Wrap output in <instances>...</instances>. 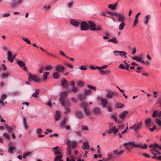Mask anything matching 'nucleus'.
Listing matches in <instances>:
<instances>
[{
    "label": "nucleus",
    "mask_w": 161,
    "mask_h": 161,
    "mask_svg": "<svg viewBox=\"0 0 161 161\" xmlns=\"http://www.w3.org/2000/svg\"><path fill=\"white\" fill-rule=\"evenodd\" d=\"M63 157L62 155H58L56 156L54 159V161H58L60 160Z\"/></svg>",
    "instance_id": "36"
},
{
    "label": "nucleus",
    "mask_w": 161,
    "mask_h": 161,
    "mask_svg": "<svg viewBox=\"0 0 161 161\" xmlns=\"http://www.w3.org/2000/svg\"><path fill=\"white\" fill-rule=\"evenodd\" d=\"M70 22L73 25L75 26H78L79 24V22L73 19H71L70 20Z\"/></svg>",
    "instance_id": "20"
},
{
    "label": "nucleus",
    "mask_w": 161,
    "mask_h": 161,
    "mask_svg": "<svg viewBox=\"0 0 161 161\" xmlns=\"http://www.w3.org/2000/svg\"><path fill=\"white\" fill-rule=\"evenodd\" d=\"M35 92L32 95V96L35 98L38 97V95L39 94L40 90L38 89H36L35 90Z\"/></svg>",
    "instance_id": "21"
},
{
    "label": "nucleus",
    "mask_w": 161,
    "mask_h": 161,
    "mask_svg": "<svg viewBox=\"0 0 161 161\" xmlns=\"http://www.w3.org/2000/svg\"><path fill=\"white\" fill-rule=\"evenodd\" d=\"M9 75V73L8 72L2 73L1 75V77L2 78H7Z\"/></svg>",
    "instance_id": "32"
},
{
    "label": "nucleus",
    "mask_w": 161,
    "mask_h": 161,
    "mask_svg": "<svg viewBox=\"0 0 161 161\" xmlns=\"http://www.w3.org/2000/svg\"><path fill=\"white\" fill-rule=\"evenodd\" d=\"M23 120L24 127L25 130H27L28 129L29 127L28 125H27L26 118L25 117H23Z\"/></svg>",
    "instance_id": "16"
},
{
    "label": "nucleus",
    "mask_w": 161,
    "mask_h": 161,
    "mask_svg": "<svg viewBox=\"0 0 161 161\" xmlns=\"http://www.w3.org/2000/svg\"><path fill=\"white\" fill-rule=\"evenodd\" d=\"M65 65L66 66L70 68H72L73 67L72 64L70 63H65Z\"/></svg>",
    "instance_id": "58"
},
{
    "label": "nucleus",
    "mask_w": 161,
    "mask_h": 161,
    "mask_svg": "<svg viewBox=\"0 0 161 161\" xmlns=\"http://www.w3.org/2000/svg\"><path fill=\"white\" fill-rule=\"evenodd\" d=\"M118 123L119 124L118 127L121 130L123 129L124 127L125 124L121 121L119 120H118Z\"/></svg>",
    "instance_id": "18"
},
{
    "label": "nucleus",
    "mask_w": 161,
    "mask_h": 161,
    "mask_svg": "<svg viewBox=\"0 0 161 161\" xmlns=\"http://www.w3.org/2000/svg\"><path fill=\"white\" fill-rule=\"evenodd\" d=\"M151 119L150 118H147L145 121V124L148 125L150 124Z\"/></svg>",
    "instance_id": "54"
},
{
    "label": "nucleus",
    "mask_w": 161,
    "mask_h": 161,
    "mask_svg": "<svg viewBox=\"0 0 161 161\" xmlns=\"http://www.w3.org/2000/svg\"><path fill=\"white\" fill-rule=\"evenodd\" d=\"M151 17V16L150 15H146L145 17V20L144 21V24H147L148 23V21Z\"/></svg>",
    "instance_id": "38"
},
{
    "label": "nucleus",
    "mask_w": 161,
    "mask_h": 161,
    "mask_svg": "<svg viewBox=\"0 0 161 161\" xmlns=\"http://www.w3.org/2000/svg\"><path fill=\"white\" fill-rule=\"evenodd\" d=\"M61 97L59 98V101L61 103L62 106H70V103L69 101L66 99H64L67 97V91H62L60 94Z\"/></svg>",
    "instance_id": "1"
},
{
    "label": "nucleus",
    "mask_w": 161,
    "mask_h": 161,
    "mask_svg": "<svg viewBox=\"0 0 161 161\" xmlns=\"http://www.w3.org/2000/svg\"><path fill=\"white\" fill-rule=\"evenodd\" d=\"M92 112H94L95 114H100V110L98 108H94L92 110Z\"/></svg>",
    "instance_id": "27"
},
{
    "label": "nucleus",
    "mask_w": 161,
    "mask_h": 161,
    "mask_svg": "<svg viewBox=\"0 0 161 161\" xmlns=\"http://www.w3.org/2000/svg\"><path fill=\"white\" fill-rule=\"evenodd\" d=\"M13 3L10 4V6L13 8H14L19 5L22 4L23 0H12Z\"/></svg>",
    "instance_id": "6"
},
{
    "label": "nucleus",
    "mask_w": 161,
    "mask_h": 161,
    "mask_svg": "<svg viewBox=\"0 0 161 161\" xmlns=\"http://www.w3.org/2000/svg\"><path fill=\"white\" fill-rule=\"evenodd\" d=\"M115 128V126H113V127H111L109 129V130L108 132V133L110 134L111 133H114V130Z\"/></svg>",
    "instance_id": "46"
},
{
    "label": "nucleus",
    "mask_w": 161,
    "mask_h": 161,
    "mask_svg": "<svg viewBox=\"0 0 161 161\" xmlns=\"http://www.w3.org/2000/svg\"><path fill=\"white\" fill-rule=\"evenodd\" d=\"M119 55H120L122 57H123L124 56L125 58H127L126 55L127 54V53L125 52L124 51H119Z\"/></svg>",
    "instance_id": "30"
},
{
    "label": "nucleus",
    "mask_w": 161,
    "mask_h": 161,
    "mask_svg": "<svg viewBox=\"0 0 161 161\" xmlns=\"http://www.w3.org/2000/svg\"><path fill=\"white\" fill-rule=\"evenodd\" d=\"M65 110L64 112V114H67L69 113H70L71 112V110L70 109V108H69V107L70 106H65Z\"/></svg>",
    "instance_id": "33"
},
{
    "label": "nucleus",
    "mask_w": 161,
    "mask_h": 161,
    "mask_svg": "<svg viewBox=\"0 0 161 161\" xmlns=\"http://www.w3.org/2000/svg\"><path fill=\"white\" fill-rule=\"evenodd\" d=\"M9 149L8 150V152L11 154H13L14 153V151L15 150V147L13 143L10 142L8 143Z\"/></svg>",
    "instance_id": "9"
},
{
    "label": "nucleus",
    "mask_w": 161,
    "mask_h": 161,
    "mask_svg": "<svg viewBox=\"0 0 161 161\" xmlns=\"http://www.w3.org/2000/svg\"><path fill=\"white\" fill-rule=\"evenodd\" d=\"M3 136H4L5 138L8 139L10 138V136L8 134L4 133L3 134Z\"/></svg>",
    "instance_id": "61"
},
{
    "label": "nucleus",
    "mask_w": 161,
    "mask_h": 161,
    "mask_svg": "<svg viewBox=\"0 0 161 161\" xmlns=\"http://www.w3.org/2000/svg\"><path fill=\"white\" fill-rule=\"evenodd\" d=\"M125 26V24L124 22L123 21L121 22V23L120 24L119 27V29L120 30H123V29L124 28Z\"/></svg>",
    "instance_id": "37"
},
{
    "label": "nucleus",
    "mask_w": 161,
    "mask_h": 161,
    "mask_svg": "<svg viewBox=\"0 0 161 161\" xmlns=\"http://www.w3.org/2000/svg\"><path fill=\"white\" fill-rule=\"evenodd\" d=\"M92 93V91L88 89H86L85 90L84 92V94L86 95H87L90 94H91Z\"/></svg>",
    "instance_id": "40"
},
{
    "label": "nucleus",
    "mask_w": 161,
    "mask_h": 161,
    "mask_svg": "<svg viewBox=\"0 0 161 161\" xmlns=\"http://www.w3.org/2000/svg\"><path fill=\"white\" fill-rule=\"evenodd\" d=\"M76 144H77V142L75 141H73L72 143V147L73 148H75V146L76 145Z\"/></svg>",
    "instance_id": "59"
},
{
    "label": "nucleus",
    "mask_w": 161,
    "mask_h": 161,
    "mask_svg": "<svg viewBox=\"0 0 161 161\" xmlns=\"http://www.w3.org/2000/svg\"><path fill=\"white\" fill-rule=\"evenodd\" d=\"M101 105L103 107H105L107 104V100L105 99L102 98L100 100Z\"/></svg>",
    "instance_id": "17"
},
{
    "label": "nucleus",
    "mask_w": 161,
    "mask_h": 161,
    "mask_svg": "<svg viewBox=\"0 0 161 161\" xmlns=\"http://www.w3.org/2000/svg\"><path fill=\"white\" fill-rule=\"evenodd\" d=\"M141 57H139L135 56L134 57H132V59L134 60H136L138 62H140V59Z\"/></svg>",
    "instance_id": "55"
},
{
    "label": "nucleus",
    "mask_w": 161,
    "mask_h": 161,
    "mask_svg": "<svg viewBox=\"0 0 161 161\" xmlns=\"http://www.w3.org/2000/svg\"><path fill=\"white\" fill-rule=\"evenodd\" d=\"M78 96L80 101H81L82 100L86 98L85 95L82 94H78Z\"/></svg>",
    "instance_id": "25"
},
{
    "label": "nucleus",
    "mask_w": 161,
    "mask_h": 161,
    "mask_svg": "<svg viewBox=\"0 0 161 161\" xmlns=\"http://www.w3.org/2000/svg\"><path fill=\"white\" fill-rule=\"evenodd\" d=\"M124 151L123 150H121L117 153L116 156H119L122 155L124 153Z\"/></svg>",
    "instance_id": "57"
},
{
    "label": "nucleus",
    "mask_w": 161,
    "mask_h": 161,
    "mask_svg": "<svg viewBox=\"0 0 161 161\" xmlns=\"http://www.w3.org/2000/svg\"><path fill=\"white\" fill-rule=\"evenodd\" d=\"M7 97V95L5 94L1 95L0 97V105L1 106L5 107L7 104V101H4L5 100Z\"/></svg>",
    "instance_id": "4"
},
{
    "label": "nucleus",
    "mask_w": 161,
    "mask_h": 161,
    "mask_svg": "<svg viewBox=\"0 0 161 161\" xmlns=\"http://www.w3.org/2000/svg\"><path fill=\"white\" fill-rule=\"evenodd\" d=\"M84 85V83L82 81H79L77 82V85L78 86L83 87Z\"/></svg>",
    "instance_id": "43"
},
{
    "label": "nucleus",
    "mask_w": 161,
    "mask_h": 161,
    "mask_svg": "<svg viewBox=\"0 0 161 161\" xmlns=\"http://www.w3.org/2000/svg\"><path fill=\"white\" fill-rule=\"evenodd\" d=\"M78 88L75 87V86L74 87H72L71 89V92H73L75 93L77 92H78Z\"/></svg>",
    "instance_id": "41"
},
{
    "label": "nucleus",
    "mask_w": 161,
    "mask_h": 161,
    "mask_svg": "<svg viewBox=\"0 0 161 161\" xmlns=\"http://www.w3.org/2000/svg\"><path fill=\"white\" fill-rule=\"evenodd\" d=\"M55 69L56 71L58 72H61L62 71L64 70L65 69V68L64 67L59 65L55 66Z\"/></svg>",
    "instance_id": "15"
},
{
    "label": "nucleus",
    "mask_w": 161,
    "mask_h": 161,
    "mask_svg": "<svg viewBox=\"0 0 161 161\" xmlns=\"http://www.w3.org/2000/svg\"><path fill=\"white\" fill-rule=\"evenodd\" d=\"M87 86L90 89L93 90L95 91H96V88L94 86H92L90 85H87Z\"/></svg>",
    "instance_id": "47"
},
{
    "label": "nucleus",
    "mask_w": 161,
    "mask_h": 161,
    "mask_svg": "<svg viewBox=\"0 0 161 161\" xmlns=\"http://www.w3.org/2000/svg\"><path fill=\"white\" fill-rule=\"evenodd\" d=\"M53 76L54 79H58L60 77L59 74L57 72H54L53 74Z\"/></svg>",
    "instance_id": "31"
},
{
    "label": "nucleus",
    "mask_w": 161,
    "mask_h": 161,
    "mask_svg": "<svg viewBox=\"0 0 161 161\" xmlns=\"http://www.w3.org/2000/svg\"><path fill=\"white\" fill-rule=\"evenodd\" d=\"M16 62L21 67L24 66L25 65V63L21 60H17Z\"/></svg>",
    "instance_id": "23"
},
{
    "label": "nucleus",
    "mask_w": 161,
    "mask_h": 161,
    "mask_svg": "<svg viewBox=\"0 0 161 161\" xmlns=\"http://www.w3.org/2000/svg\"><path fill=\"white\" fill-rule=\"evenodd\" d=\"M135 142L134 141L129 142H128L125 143L123 144L124 146H126L128 145H130L131 146H133V144H135Z\"/></svg>",
    "instance_id": "29"
},
{
    "label": "nucleus",
    "mask_w": 161,
    "mask_h": 161,
    "mask_svg": "<svg viewBox=\"0 0 161 161\" xmlns=\"http://www.w3.org/2000/svg\"><path fill=\"white\" fill-rule=\"evenodd\" d=\"M61 85L63 87L66 88L68 87V84L65 78H62L61 80Z\"/></svg>",
    "instance_id": "12"
},
{
    "label": "nucleus",
    "mask_w": 161,
    "mask_h": 161,
    "mask_svg": "<svg viewBox=\"0 0 161 161\" xmlns=\"http://www.w3.org/2000/svg\"><path fill=\"white\" fill-rule=\"evenodd\" d=\"M81 127H82L81 130H88L89 129L88 127L85 125H81Z\"/></svg>",
    "instance_id": "56"
},
{
    "label": "nucleus",
    "mask_w": 161,
    "mask_h": 161,
    "mask_svg": "<svg viewBox=\"0 0 161 161\" xmlns=\"http://www.w3.org/2000/svg\"><path fill=\"white\" fill-rule=\"evenodd\" d=\"M79 106L81 108L83 109L85 114L87 116L90 115L91 114L89 110L87 108V104L86 102H81L79 104Z\"/></svg>",
    "instance_id": "2"
},
{
    "label": "nucleus",
    "mask_w": 161,
    "mask_h": 161,
    "mask_svg": "<svg viewBox=\"0 0 161 161\" xmlns=\"http://www.w3.org/2000/svg\"><path fill=\"white\" fill-rule=\"evenodd\" d=\"M113 158L112 156H109L108 158L106 159H103V160L104 161H109L111 159H112Z\"/></svg>",
    "instance_id": "62"
},
{
    "label": "nucleus",
    "mask_w": 161,
    "mask_h": 161,
    "mask_svg": "<svg viewBox=\"0 0 161 161\" xmlns=\"http://www.w3.org/2000/svg\"><path fill=\"white\" fill-rule=\"evenodd\" d=\"M75 114L76 116L80 119H82L84 117V115L83 113L80 111H77Z\"/></svg>",
    "instance_id": "13"
},
{
    "label": "nucleus",
    "mask_w": 161,
    "mask_h": 161,
    "mask_svg": "<svg viewBox=\"0 0 161 161\" xmlns=\"http://www.w3.org/2000/svg\"><path fill=\"white\" fill-rule=\"evenodd\" d=\"M142 123L140 122L136 125L135 124L132 126L130 127V129H133L135 132H137L138 130L141 129L142 127Z\"/></svg>",
    "instance_id": "7"
},
{
    "label": "nucleus",
    "mask_w": 161,
    "mask_h": 161,
    "mask_svg": "<svg viewBox=\"0 0 161 161\" xmlns=\"http://www.w3.org/2000/svg\"><path fill=\"white\" fill-rule=\"evenodd\" d=\"M15 57L14 55H13V56L9 58H7L8 60L10 62L12 63L13 61V59L15 58Z\"/></svg>",
    "instance_id": "42"
},
{
    "label": "nucleus",
    "mask_w": 161,
    "mask_h": 161,
    "mask_svg": "<svg viewBox=\"0 0 161 161\" xmlns=\"http://www.w3.org/2000/svg\"><path fill=\"white\" fill-rule=\"evenodd\" d=\"M133 146L135 147H136L138 148L139 147L141 149H146L147 148V145L144 144L143 145H141L140 144H133Z\"/></svg>",
    "instance_id": "11"
},
{
    "label": "nucleus",
    "mask_w": 161,
    "mask_h": 161,
    "mask_svg": "<svg viewBox=\"0 0 161 161\" xmlns=\"http://www.w3.org/2000/svg\"><path fill=\"white\" fill-rule=\"evenodd\" d=\"M53 67L50 65H47L44 68V69L47 70H50L52 69Z\"/></svg>",
    "instance_id": "49"
},
{
    "label": "nucleus",
    "mask_w": 161,
    "mask_h": 161,
    "mask_svg": "<svg viewBox=\"0 0 161 161\" xmlns=\"http://www.w3.org/2000/svg\"><path fill=\"white\" fill-rule=\"evenodd\" d=\"M40 80V79L37 76L29 74V75L28 80L33 81L34 82H39Z\"/></svg>",
    "instance_id": "5"
},
{
    "label": "nucleus",
    "mask_w": 161,
    "mask_h": 161,
    "mask_svg": "<svg viewBox=\"0 0 161 161\" xmlns=\"http://www.w3.org/2000/svg\"><path fill=\"white\" fill-rule=\"evenodd\" d=\"M125 17L123 15L120 14L118 17V21L119 22L123 21L125 19Z\"/></svg>",
    "instance_id": "34"
},
{
    "label": "nucleus",
    "mask_w": 161,
    "mask_h": 161,
    "mask_svg": "<svg viewBox=\"0 0 161 161\" xmlns=\"http://www.w3.org/2000/svg\"><path fill=\"white\" fill-rule=\"evenodd\" d=\"M89 26H90V30L92 31H101V28L100 26H97L95 24L93 21H88Z\"/></svg>",
    "instance_id": "3"
},
{
    "label": "nucleus",
    "mask_w": 161,
    "mask_h": 161,
    "mask_svg": "<svg viewBox=\"0 0 161 161\" xmlns=\"http://www.w3.org/2000/svg\"><path fill=\"white\" fill-rule=\"evenodd\" d=\"M108 92L109 93H107L106 94V97L108 98L111 99L112 98V95H116L118 94L115 91H111L108 90Z\"/></svg>",
    "instance_id": "10"
},
{
    "label": "nucleus",
    "mask_w": 161,
    "mask_h": 161,
    "mask_svg": "<svg viewBox=\"0 0 161 161\" xmlns=\"http://www.w3.org/2000/svg\"><path fill=\"white\" fill-rule=\"evenodd\" d=\"M159 146L158 144L156 143H155L154 144L150 145L149 147L150 148H153L154 149H155L156 148H158Z\"/></svg>",
    "instance_id": "28"
},
{
    "label": "nucleus",
    "mask_w": 161,
    "mask_h": 161,
    "mask_svg": "<svg viewBox=\"0 0 161 161\" xmlns=\"http://www.w3.org/2000/svg\"><path fill=\"white\" fill-rule=\"evenodd\" d=\"M119 51H114L113 52V53L115 56H118L119 55Z\"/></svg>",
    "instance_id": "63"
},
{
    "label": "nucleus",
    "mask_w": 161,
    "mask_h": 161,
    "mask_svg": "<svg viewBox=\"0 0 161 161\" xmlns=\"http://www.w3.org/2000/svg\"><path fill=\"white\" fill-rule=\"evenodd\" d=\"M152 116L153 118H155L157 116L159 117L158 111L157 110L155 111L152 114Z\"/></svg>",
    "instance_id": "35"
},
{
    "label": "nucleus",
    "mask_w": 161,
    "mask_h": 161,
    "mask_svg": "<svg viewBox=\"0 0 161 161\" xmlns=\"http://www.w3.org/2000/svg\"><path fill=\"white\" fill-rule=\"evenodd\" d=\"M111 119L115 120L116 122H117L118 120H117V118L115 115H112L111 116Z\"/></svg>",
    "instance_id": "50"
},
{
    "label": "nucleus",
    "mask_w": 161,
    "mask_h": 161,
    "mask_svg": "<svg viewBox=\"0 0 161 161\" xmlns=\"http://www.w3.org/2000/svg\"><path fill=\"white\" fill-rule=\"evenodd\" d=\"M31 153V152H26L25 153H24L23 154V157L24 158H25L27 156L30 155V154Z\"/></svg>",
    "instance_id": "51"
},
{
    "label": "nucleus",
    "mask_w": 161,
    "mask_h": 161,
    "mask_svg": "<svg viewBox=\"0 0 161 161\" xmlns=\"http://www.w3.org/2000/svg\"><path fill=\"white\" fill-rule=\"evenodd\" d=\"M123 106V105L119 102H117L115 104V108H121Z\"/></svg>",
    "instance_id": "39"
},
{
    "label": "nucleus",
    "mask_w": 161,
    "mask_h": 161,
    "mask_svg": "<svg viewBox=\"0 0 161 161\" xmlns=\"http://www.w3.org/2000/svg\"><path fill=\"white\" fill-rule=\"evenodd\" d=\"M22 39L24 41H25L27 44H31L30 40L28 38L24 37Z\"/></svg>",
    "instance_id": "48"
},
{
    "label": "nucleus",
    "mask_w": 161,
    "mask_h": 161,
    "mask_svg": "<svg viewBox=\"0 0 161 161\" xmlns=\"http://www.w3.org/2000/svg\"><path fill=\"white\" fill-rule=\"evenodd\" d=\"M60 113L59 111H57L56 112V114L55 115V121H56L60 118Z\"/></svg>",
    "instance_id": "24"
},
{
    "label": "nucleus",
    "mask_w": 161,
    "mask_h": 161,
    "mask_svg": "<svg viewBox=\"0 0 161 161\" xmlns=\"http://www.w3.org/2000/svg\"><path fill=\"white\" fill-rule=\"evenodd\" d=\"M128 113V112L125 110L123 111L119 115V117L120 118L124 119L126 117L127 114Z\"/></svg>",
    "instance_id": "14"
},
{
    "label": "nucleus",
    "mask_w": 161,
    "mask_h": 161,
    "mask_svg": "<svg viewBox=\"0 0 161 161\" xmlns=\"http://www.w3.org/2000/svg\"><path fill=\"white\" fill-rule=\"evenodd\" d=\"M53 152H54V154L56 155L61 153V152L60 151L57 150H55Z\"/></svg>",
    "instance_id": "60"
},
{
    "label": "nucleus",
    "mask_w": 161,
    "mask_h": 161,
    "mask_svg": "<svg viewBox=\"0 0 161 161\" xmlns=\"http://www.w3.org/2000/svg\"><path fill=\"white\" fill-rule=\"evenodd\" d=\"M89 147V145L87 141H85L83 142V146L82 147L83 150L87 149Z\"/></svg>",
    "instance_id": "19"
},
{
    "label": "nucleus",
    "mask_w": 161,
    "mask_h": 161,
    "mask_svg": "<svg viewBox=\"0 0 161 161\" xmlns=\"http://www.w3.org/2000/svg\"><path fill=\"white\" fill-rule=\"evenodd\" d=\"M80 28L82 31H86L89 29V27L88 24L86 21H83L80 23Z\"/></svg>",
    "instance_id": "8"
},
{
    "label": "nucleus",
    "mask_w": 161,
    "mask_h": 161,
    "mask_svg": "<svg viewBox=\"0 0 161 161\" xmlns=\"http://www.w3.org/2000/svg\"><path fill=\"white\" fill-rule=\"evenodd\" d=\"M111 42L113 43L117 44L118 42V41L115 37L112 39Z\"/></svg>",
    "instance_id": "45"
},
{
    "label": "nucleus",
    "mask_w": 161,
    "mask_h": 161,
    "mask_svg": "<svg viewBox=\"0 0 161 161\" xmlns=\"http://www.w3.org/2000/svg\"><path fill=\"white\" fill-rule=\"evenodd\" d=\"M79 69L80 70H85L87 69V68L85 65H83L80 66Z\"/></svg>",
    "instance_id": "53"
},
{
    "label": "nucleus",
    "mask_w": 161,
    "mask_h": 161,
    "mask_svg": "<svg viewBox=\"0 0 161 161\" xmlns=\"http://www.w3.org/2000/svg\"><path fill=\"white\" fill-rule=\"evenodd\" d=\"M66 119L65 118H64L61 121L60 123V126H61V128H63V126L65 125L66 123Z\"/></svg>",
    "instance_id": "26"
},
{
    "label": "nucleus",
    "mask_w": 161,
    "mask_h": 161,
    "mask_svg": "<svg viewBox=\"0 0 161 161\" xmlns=\"http://www.w3.org/2000/svg\"><path fill=\"white\" fill-rule=\"evenodd\" d=\"M2 68L3 70L5 71L7 69V68L4 64H3L2 66Z\"/></svg>",
    "instance_id": "64"
},
{
    "label": "nucleus",
    "mask_w": 161,
    "mask_h": 161,
    "mask_svg": "<svg viewBox=\"0 0 161 161\" xmlns=\"http://www.w3.org/2000/svg\"><path fill=\"white\" fill-rule=\"evenodd\" d=\"M118 2H117L116 3H115L114 4H109L108 5V7L109 8H110L111 9L113 10H114L116 9V6L117 5Z\"/></svg>",
    "instance_id": "22"
},
{
    "label": "nucleus",
    "mask_w": 161,
    "mask_h": 161,
    "mask_svg": "<svg viewBox=\"0 0 161 161\" xmlns=\"http://www.w3.org/2000/svg\"><path fill=\"white\" fill-rule=\"evenodd\" d=\"M155 122L157 123L159 125L161 126V120L159 118H156Z\"/></svg>",
    "instance_id": "52"
},
{
    "label": "nucleus",
    "mask_w": 161,
    "mask_h": 161,
    "mask_svg": "<svg viewBox=\"0 0 161 161\" xmlns=\"http://www.w3.org/2000/svg\"><path fill=\"white\" fill-rule=\"evenodd\" d=\"M49 74V72H45L43 73V76L44 77V80H46L47 78V75Z\"/></svg>",
    "instance_id": "44"
}]
</instances>
